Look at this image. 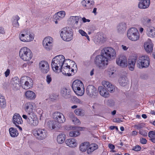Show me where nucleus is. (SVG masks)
<instances>
[{
    "mask_svg": "<svg viewBox=\"0 0 155 155\" xmlns=\"http://www.w3.org/2000/svg\"><path fill=\"white\" fill-rule=\"evenodd\" d=\"M47 126L50 128L54 129L58 127V124L55 120H50L48 121Z\"/></svg>",
    "mask_w": 155,
    "mask_h": 155,
    "instance_id": "38",
    "label": "nucleus"
},
{
    "mask_svg": "<svg viewBox=\"0 0 155 155\" xmlns=\"http://www.w3.org/2000/svg\"><path fill=\"white\" fill-rule=\"evenodd\" d=\"M73 32L67 27L62 28L61 31L60 36L64 41H69L73 38Z\"/></svg>",
    "mask_w": 155,
    "mask_h": 155,
    "instance_id": "8",
    "label": "nucleus"
},
{
    "mask_svg": "<svg viewBox=\"0 0 155 155\" xmlns=\"http://www.w3.org/2000/svg\"><path fill=\"white\" fill-rule=\"evenodd\" d=\"M89 143L88 142H84L81 144L80 147V150L82 152H85L87 150Z\"/></svg>",
    "mask_w": 155,
    "mask_h": 155,
    "instance_id": "40",
    "label": "nucleus"
},
{
    "mask_svg": "<svg viewBox=\"0 0 155 155\" xmlns=\"http://www.w3.org/2000/svg\"><path fill=\"white\" fill-rule=\"evenodd\" d=\"M66 137L65 134L64 133L60 134L57 136V141L59 143L61 144L63 143Z\"/></svg>",
    "mask_w": 155,
    "mask_h": 155,
    "instance_id": "34",
    "label": "nucleus"
},
{
    "mask_svg": "<svg viewBox=\"0 0 155 155\" xmlns=\"http://www.w3.org/2000/svg\"><path fill=\"white\" fill-rule=\"evenodd\" d=\"M13 122L15 125L22 124V120L19 114L15 113L14 114L13 117Z\"/></svg>",
    "mask_w": 155,
    "mask_h": 155,
    "instance_id": "26",
    "label": "nucleus"
},
{
    "mask_svg": "<svg viewBox=\"0 0 155 155\" xmlns=\"http://www.w3.org/2000/svg\"><path fill=\"white\" fill-rule=\"evenodd\" d=\"M97 8H94L93 9V12H92L95 15H96V14H97V12H96V11H97Z\"/></svg>",
    "mask_w": 155,
    "mask_h": 155,
    "instance_id": "63",
    "label": "nucleus"
},
{
    "mask_svg": "<svg viewBox=\"0 0 155 155\" xmlns=\"http://www.w3.org/2000/svg\"><path fill=\"white\" fill-rule=\"evenodd\" d=\"M46 81L48 84H49L52 81V78L50 75H48L46 77Z\"/></svg>",
    "mask_w": 155,
    "mask_h": 155,
    "instance_id": "49",
    "label": "nucleus"
},
{
    "mask_svg": "<svg viewBox=\"0 0 155 155\" xmlns=\"http://www.w3.org/2000/svg\"><path fill=\"white\" fill-rule=\"evenodd\" d=\"M33 105L32 103L29 102L25 104L24 106V110L27 114L26 116L35 114L33 111Z\"/></svg>",
    "mask_w": 155,
    "mask_h": 155,
    "instance_id": "21",
    "label": "nucleus"
},
{
    "mask_svg": "<svg viewBox=\"0 0 155 155\" xmlns=\"http://www.w3.org/2000/svg\"><path fill=\"white\" fill-rule=\"evenodd\" d=\"M97 91L95 87L93 85H91L87 86L86 89L87 95L92 97L97 95Z\"/></svg>",
    "mask_w": 155,
    "mask_h": 155,
    "instance_id": "22",
    "label": "nucleus"
},
{
    "mask_svg": "<svg viewBox=\"0 0 155 155\" xmlns=\"http://www.w3.org/2000/svg\"><path fill=\"white\" fill-rule=\"evenodd\" d=\"M67 64H66V63H64L63 65L60 69V71H61L62 74L66 76H68V74H69V71L70 70V66L69 65H67Z\"/></svg>",
    "mask_w": 155,
    "mask_h": 155,
    "instance_id": "27",
    "label": "nucleus"
},
{
    "mask_svg": "<svg viewBox=\"0 0 155 155\" xmlns=\"http://www.w3.org/2000/svg\"><path fill=\"white\" fill-rule=\"evenodd\" d=\"M32 132L36 138L39 140L44 139L47 136V131L43 129L36 128L33 130Z\"/></svg>",
    "mask_w": 155,
    "mask_h": 155,
    "instance_id": "12",
    "label": "nucleus"
},
{
    "mask_svg": "<svg viewBox=\"0 0 155 155\" xmlns=\"http://www.w3.org/2000/svg\"><path fill=\"white\" fill-rule=\"evenodd\" d=\"M147 142V140L144 138H140V142L142 144H145Z\"/></svg>",
    "mask_w": 155,
    "mask_h": 155,
    "instance_id": "51",
    "label": "nucleus"
},
{
    "mask_svg": "<svg viewBox=\"0 0 155 155\" xmlns=\"http://www.w3.org/2000/svg\"><path fill=\"white\" fill-rule=\"evenodd\" d=\"M19 38L20 40L24 42H28L31 41L34 39V35L33 34H28L26 33L25 34H20Z\"/></svg>",
    "mask_w": 155,
    "mask_h": 155,
    "instance_id": "16",
    "label": "nucleus"
},
{
    "mask_svg": "<svg viewBox=\"0 0 155 155\" xmlns=\"http://www.w3.org/2000/svg\"><path fill=\"white\" fill-rule=\"evenodd\" d=\"M6 105V102L4 97L0 94V107L2 108H4Z\"/></svg>",
    "mask_w": 155,
    "mask_h": 155,
    "instance_id": "39",
    "label": "nucleus"
},
{
    "mask_svg": "<svg viewBox=\"0 0 155 155\" xmlns=\"http://www.w3.org/2000/svg\"><path fill=\"white\" fill-rule=\"evenodd\" d=\"M117 31L118 32L122 33L126 29V25L125 23H121L117 26Z\"/></svg>",
    "mask_w": 155,
    "mask_h": 155,
    "instance_id": "31",
    "label": "nucleus"
},
{
    "mask_svg": "<svg viewBox=\"0 0 155 155\" xmlns=\"http://www.w3.org/2000/svg\"><path fill=\"white\" fill-rule=\"evenodd\" d=\"M148 136L151 138H155V131H150L148 133Z\"/></svg>",
    "mask_w": 155,
    "mask_h": 155,
    "instance_id": "46",
    "label": "nucleus"
},
{
    "mask_svg": "<svg viewBox=\"0 0 155 155\" xmlns=\"http://www.w3.org/2000/svg\"><path fill=\"white\" fill-rule=\"evenodd\" d=\"M144 47L147 53H150L153 50V44L151 40L148 39L147 41L145 43Z\"/></svg>",
    "mask_w": 155,
    "mask_h": 155,
    "instance_id": "25",
    "label": "nucleus"
},
{
    "mask_svg": "<svg viewBox=\"0 0 155 155\" xmlns=\"http://www.w3.org/2000/svg\"><path fill=\"white\" fill-rule=\"evenodd\" d=\"M9 132L10 136L12 137H17L18 133L16 128L13 127H11L9 129Z\"/></svg>",
    "mask_w": 155,
    "mask_h": 155,
    "instance_id": "36",
    "label": "nucleus"
},
{
    "mask_svg": "<svg viewBox=\"0 0 155 155\" xmlns=\"http://www.w3.org/2000/svg\"><path fill=\"white\" fill-rule=\"evenodd\" d=\"M102 84L104 87L99 86L98 88V91L101 96L105 98L108 97L109 96V94L105 87L110 92H113L114 91V86L109 82L105 81H102Z\"/></svg>",
    "mask_w": 155,
    "mask_h": 155,
    "instance_id": "1",
    "label": "nucleus"
},
{
    "mask_svg": "<svg viewBox=\"0 0 155 155\" xmlns=\"http://www.w3.org/2000/svg\"><path fill=\"white\" fill-rule=\"evenodd\" d=\"M79 17L77 16H71L70 20L71 21L74 28L76 29L80 28L82 25V22L81 21H79Z\"/></svg>",
    "mask_w": 155,
    "mask_h": 155,
    "instance_id": "15",
    "label": "nucleus"
},
{
    "mask_svg": "<svg viewBox=\"0 0 155 155\" xmlns=\"http://www.w3.org/2000/svg\"><path fill=\"white\" fill-rule=\"evenodd\" d=\"M42 45L46 50H51L53 46V38L49 36L45 38L43 41Z\"/></svg>",
    "mask_w": 155,
    "mask_h": 155,
    "instance_id": "13",
    "label": "nucleus"
},
{
    "mask_svg": "<svg viewBox=\"0 0 155 155\" xmlns=\"http://www.w3.org/2000/svg\"><path fill=\"white\" fill-rule=\"evenodd\" d=\"M22 117L26 120L27 123L31 127L37 126L39 123L38 118L35 114L28 116L23 114Z\"/></svg>",
    "mask_w": 155,
    "mask_h": 155,
    "instance_id": "6",
    "label": "nucleus"
},
{
    "mask_svg": "<svg viewBox=\"0 0 155 155\" xmlns=\"http://www.w3.org/2000/svg\"><path fill=\"white\" fill-rule=\"evenodd\" d=\"M80 133L78 131L72 130L69 132V135L71 137H74L79 136Z\"/></svg>",
    "mask_w": 155,
    "mask_h": 155,
    "instance_id": "41",
    "label": "nucleus"
},
{
    "mask_svg": "<svg viewBox=\"0 0 155 155\" xmlns=\"http://www.w3.org/2000/svg\"><path fill=\"white\" fill-rule=\"evenodd\" d=\"M5 33V32L4 31V28L1 27H0V33L4 34Z\"/></svg>",
    "mask_w": 155,
    "mask_h": 155,
    "instance_id": "62",
    "label": "nucleus"
},
{
    "mask_svg": "<svg viewBox=\"0 0 155 155\" xmlns=\"http://www.w3.org/2000/svg\"><path fill=\"white\" fill-rule=\"evenodd\" d=\"M39 68L42 72L47 73L49 70V65L48 63L45 61H41L39 64Z\"/></svg>",
    "mask_w": 155,
    "mask_h": 155,
    "instance_id": "20",
    "label": "nucleus"
},
{
    "mask_svg": "<svg viewBox=\"0 0 155 155\" xmlns=\"http://www.w3.org/2000/svg\"><path fill=\"white\" fill-rule=\"evenodd\" d=\"M69 59L65 60L64 56L62 55L57 56L54 58L51 62V67L53 70L56 72L60 71L66 61Z\"/></svg>",
    "mask_w": 155,
    "mask_h": 155,
    "instance_id": "2",
    "label": "nucleus"
},
{
    "mask_svg": "<svg viewBox=\"0 0 155 155\" xmlns=\"http://www.w3.org/2000/svg\"><path fill=\"white\" fill-rule=\"evenodd\" d=\"M65 12L64 11H60L56 13L53 16V21L56 24L58 21L63 18L65 16Z\"/></svg>",
    "mask_w": 155,
    "mask_h": 155,
    "instance_id": "19",
    "label": "nucleus"
},
{
    "mask_svg": "<svg viewBox=\"0 0 155 155\" xmlns=\"http://www.w3.org/2000/svg\"><path fill=\"white\" fill-rule=\"evenodd\" d=\"M72 88L75 93L78 96H81L84 92L83 83L80 80H76L72 83Z\"/></svg>",
    "mask_w": 155,
    "mask_h": 155,
    "instance_id": "4",
    "label": "nucleus"
},
{
    "mask_svg": "<svg viewBox=\"0 0 155 155\" xmlns=\"http://www.w3.org/2000/svg\"><path fill=\"white\" fill-rule=\"evenodd\" d=\"M65 142L67 145L70 147H74L77 145L76 141L74 138L68 139L65 140Z\"/></svg>",
    "mask_w": 155,
    "mask_h": 155,
    "instance_id": "28",
    "label": "nucleus"
},
{
    "mask_svg": "<svg viewBox=\"0 0 155 155\" xmlns=\"http://www.w3.org/2000/svg\"><path fill=\"white\" fill-rule=\"evenodd\" d=\"M142 21L144 25H146L150 22L151 20L147 17H144L142 19Z\"/></svg>",
    "mask_w": 155,
    "mask_h": 155,
    "instance_id": "45",
    "label": "nucleus"
},
{
    "mask_svg": "<svg viewBox=\"0 0 155 155\" xmlns=\"http://www.w3.org/2000/svg\"><path fill=\"white\" fill-rule=\"evenodd\" d=\"M134 127L137 129H139L142 128L143 127V126L141 124H139L138 125H135Z\"/></svg>",
    "mask_w": 155,
    "mask_h": 155,
    "instance_id": "54",
    "label": "nucleus"
},
{
    "mask_svg": "<svg viewBox=\"0 0 155 155\" xmlns=\"http://www.w3.org/2000/svg\"><path fill=\"white\" fill-rule=\"evenodd\" d=\"M137 59V57L135 56L133 58L131 59H129L128 62V64H130L131 65H135Z\"/></svg>",
    "mask_w": 155,
    "mask_h": 155,
    "instance_id": "44",
    "label": "nucleus"
},
{
    "mask_svg": "<svg viewBox=\"0 0 155 155\" xmlns=\"http://www.w3.org/2000/svg\"><path fill=\"white\" fill-rule=\"evenodd\" d=\"M12 25L16 28H18L19 24L18 22L20 19L18 15H15L12 17Z\"/></svg>",
    "mask_w": 155,
    "mask_h": 155,
    "instance_id": "35",
    "label": "nucleus"
},
{
    "mask_svg": "<svg viewBox=\"0 0 155 155\" xmlns=\"http://www.w3.org/2000/svg\"><path fill=\"white\" fill-rule=\"evenodd\" d=\"M127 81L126 80L124 77H121L119 80L120 84L123 86H125L127 84Z\"/></svg>",
    "mask_w": 155,
    "mask_h": 155,
    "instance_id": "43",
    "label": "nucleus"
},
{
    "mask_svg": "<svg viewBox=\"0 0 155 155\" xmlns=\"http://www.w3.org/2000/svg\"><path fill=\"white\" fill-rule=\"evenodd\" d=\"M116 63L119 66L123 68L127 66V60L126 57L124 56H120L116 60Z\"/></svg>",
    "mask_w": 155,
    "mask_h": 155,
    "instance_id": "18",
    "label": "nucleus"
},
{
    "mask_svg": "<svg viewBox=\"0 0 155 155\" xmlns=\"http://www.w3.org/2000/svg\"><path fill=\"white\" fill-rule=\"evenodd\" d=\"M101 52L108 60H110L111 58H114L116 56L115 50L110 47L104 48L101 51Z\"/></svg>",
    "mask_w": 155,
    "mask_h": 155,
    "instance_id": "7",
    "label": "nucleus"
},
{
    "mask_svg": "<svg viewBox=\"0 0 155 155\" xmlns=\"http://www.w3.org/2000/svg\"><path fill=\"white\" fill-rule=\"evenodd\" d=\"M78 32L82 36H85L86 35H87V33L82 30H79Z\"/></svg>",
    "mask_w": 155,
    "mask_h": 155,
    "instance_id": "53",
    "label": "nucleus"
},
{
    "mask_svg": "<svg viewBox=\"0 0 155 155\" xmlns=\"http://www.w3.org/2000/svg\"><path fill=\"white\" fill-rule=\"evenodd\" d=\"M26 97L29 100H33L35 97V93L32 91H28L25 93Z\"/></svg>",
    "mask_w": 155,
    "mask_h": 155,
    "instance_id": "33",
    "label": "nucleus"
},
{
    "mask_svg": "<svg viewBox=\"0 0 155 155\" xmlns=\"http://www.w3.org/2000/svg\"><path fill=\"white\" fill-rule=\"evenodd\" d=\"M53 118L56 123L62 124L64 122L66 119L64 115L61 113L56 111L54 112L53 114Z\"/></svg>",
    "mask_w": 155,
    "mask_h": 155,
    "instance_id": "14",
    "label": "nucleus"
},
{
    "mask_svg": "<svg viewBox=\"0 0 155 155\" xmlns=\"http://www.w3.org/2000/svg\"><path fill=\"white\" fill-rule=\"evenodd\" d=\"M74 113L78 116H83L84 115V111L81 109H76L74 110Z\"/></svg>",
    "mask_w": 155,
    "mask_h": 155,
    "instance_id": "42",
    "label": "nucleus"
},
{
    "mask_svg": "<svg viewBox=\"0 0 155 155\" xmlns=\"http://www.w3.org/2000/svg\"><path fill=\"white\" fill-rule=\"evenodd\" d=\"M69 89L63 87L61 90V94L64 97L67 98L69 95Z\"/></svg>",
    "mask_w": 155,
    "mask_h": 155,
    "instance_id": "37",
    "label": "nucleus"
},
{
    "mask_svg": "<svg viewBox=\"0 0 155 155\" xmlns=\"http://www.w3.org/2000/svg\"><path fill=\"white\" fill-rule=\"evenodd\" d=\"M150 4V0H141L139 2L138 6L139 8L145 9L149 7Z\"/></svg>",
    "mask_w": 155,
    "mask_h": 155,
    "instance_id": "24",
    "label": "nucleus"
},
{
    "mask_svg": "<svg viewBox=\"0 0 155 155\" xmlns=\"http://www.w3.org/2000/svg\"><path fill=\"white\" fill-rule=\"evenodd\" d=\"M114 72V70L113 68H109L108 69L107 73L110 76L112 75Z\"/></svg>",
    "mask_w": 155,
    "mask_h": 155,
    "instance_id": "48",
    "label": "nucleus"
},
{
    "mask_svg": "<svg viewBox=\"0 0 155 155\" xmlns=\"http://www.w3.org/2000/svg\"><path fill=\"white\" fill-rule=\"evenodd\" d=\"M21 83L22 87L25 89H28L33 86L32 80L29 77L24 76L21 79Z\"/></svg>",
    "mask_w": 155,
    "mask_h": 155,
    "instance_id": "11",
    "label": "nucleus"
},
{
    "mask_svg": "<svg viewBox=\"0 0 155 155\" xmlns=\"http://www.w3.org/2000/svg\"><path fill=\"white\" fill-rule=\"evenodd\" d=\"M75 100L79 104L81 103V101L78 98H76L75 99Z\"/></svg>",
    "mask_w": 155,
    "mask_h": 155,
    "instance_id": "64",
    "label": "nucleus"
},
{
    "mask_svg": "<svg viewBox=\"0 0 155 155\" xmlns=\"http://www.w3.org/2000/svg\"><path fill=\"white\" fill-rule=\"evenodd\" d=\"M135 65H131L130 64H128V67L129 69L131 71H133L134 70Z\"/></svg>",
    "mask_w": 155,
    "mask_h": 155,
    "instance_id": "52",
    "label": "nucleus"
},
{
    "mask_svg": "<svg viewBox=\"0 0 155 155\" xmlns=\"http://www.w3.org/2000/svg\"><path fill=\"white\" fill-rule=\"evenodd\" d=\"M141 149V147L139 145H137L135 146L132 149V150L135 151H140Z\"/></svg>",
    "mask_w": 155,
    "mask_h": 155,
    "instance_id": "50",
    "label": "nucleus"
},
{
    "mask_svg": "<svg viewBox=\"0 0 155 155\" xmlns=\"http://www.w3.org/2000/svg\"><path fill=\"white\" fill-rule=\"evenodd\" d=\"M82 19L84 23H85L87 22H89L90 21V20L89 19H86L85 17L82 18Z\"/></svg>",
    "mask_w": 155,
    "mask_h": 155,
    "instance_id": "57",
    "label": "nucleus"
},
{
    "mask_svg": "<svg viewBox=\"0 0 155 155\" xmlns=\"http://www.w3.org/2000/svg\"><path fill=\"white\" fill-rule=\"evenodd\" d=\"M69 117L75 125H79L81 123L79 120L74 116L73 113H70L69 114Z\"/></svg>",
    "mask_w": 155,
    "mask_h": 155,
    "instance_id": "29",
    "label": "nucleus"
},
{
    "mask_svg": "<svg viewBox=\"0 0 155 155\" xmlns=\"http://www.w3.org/2000/svg\"><path fill=\"white\" fill-rule=\"evenodd\" d=\"M101 35H98L97 38V42L98 43H100L102 41V37L101 38Z\"/></svg>",
    "mask_w": 155,
    "mask_h": 155,
    "instance_id": "55",
    "label": "nucleus"
},
{
    "mask_svg": "<svg viewBox=\"0 0 155 155\" xmlns=\"http://www.w3.org/2000/svg\"><path fill=\"white\" fill-rule=\"evenodd\" d=\"M21 85V80L18 77H15L12 78L11 85L14 90H18Z\"/></svg>",
    "mask_w": 155,
    "mask_h": 155,
    "instance_id": "17",
    "label": "nucleus"
},
{
    "mask_svg": "<svg viewBox=\"0 0 155 155\" xmlns=\"http://www.w3.org/2000/svg\"><path fill=\"white\" fill-rule=\"evenodd\" d=\"M108 147L110 149L112 150H113L115 148L113 144L111 143H109L108 144Z\"/></svg>",
    "mask_w": 155,
    "mask_h": 155,
    "instance_id": "59",
    "label": "nucleus"
},
{
    "mask_svg": "<svg viewBox=\"0 0 155 155\" xmlns=\"http://www.w3.org/2000/svg\"><path fill=\"white\" fill-rule=\"evenodd\" d=\"M139 133L141 135L143 136L146 137L147 136V133L146 131L145 130H140L139 131Z\"/></svg>",
    "mask_w": 155,
    "mask_h": 155,
    "instance_id": "47",
    "label": "nucleus"
},
{
    "mask_svg": "<svg viewBox=\"0 0 155 155\" xmlns=\"http://www.w3.org/2000/svg\"><path fill=\"white\" fill-rule=\"evenodd\" d=\"M127 37L130 40L136 41L139 39L140 35L137 29L135 28H131L128 31Z\"/></svg>",
    "mask_w": 155,
    "mask_h": 155,
    "instance_id": "9",
    "label": "nucleus"
},
{
    "mask_svg": "<svg viewBox=\"0 0 155 155\" xmlns=\"http://www.w3.org/2000/svg\"><path fill=\"white\" fill-rule=\"evenodd\" d=\"M97 55L94 60L96 65L100 69H104L108 64V60L101 53Z\"/></svg>",
    "mask_w": 155,
    "mask_h": 155,
    "instance_id": "3",
    "label": "nucleus"
},
{
    "mask_svg": "<svg viewBox=\"0 0 155 155\" xmlns=\"http://www.w3.org/2000/svg\"><path fill=\"white\" fill-rule=\"evenodd\" d=\"M137 132L135 130L133 131L131 134L132 136H135L137 134Z\"/></svg>",
    "mask_w": 155,
    "mask_h": 155,
    "instance_id": "61",
    "label": "nucleus"
},
{
    "mask_svg": "<svg viewBox=\"0 0 155 155\" xmlns=\"http://www.w3.org/2000/svg\"><path fill=\"white\" fill-rule=\"evenodd\" d=\"M74 69H71V70H70L69 74H68V76H70L71 75L74 74Z\"/></svg>",
    "mask_w": 155,
    "mask_h": 155,
    "instance_id": "56",
    "label": "nucleus"
},
{
    "mask_svg": "<svg viewBox=\"0 0 155 155\" xmlns=\"http://www.w3.org/2000/svg\"><path fill=\"white\" fill-rule=\"evenodd\" d=\"M10 70L9 69H7L6 71L5 72V74L6 77H8L10 74Z\"/></svg>",
    "mask_w": 155,
    "mask_h": 155,
    "instance_id": "58",
    "label": "nucleus"
},
{
    "mask_svg": "<svg viewBox=\"0 0 155 155\" xmlns=\"http://www.w3.org/2000/svg\"><path fill=\"white\" fill-rule=\"evenodd\" d=\"M147 34L150 37H155V29L153 27H148L147 28Z\"/></svg>",
    "mask_w": 155,
    "mask_h": 155,
    "instance_id": "32",
    "label": "nucleus"
},
{
    "mask_svg": "<svg viewBox=\"0 0 155 155\" xmlns=\"http://www.w3.org/2000/svg\"><path fill=\"white\" fill-rule=\"evenodd\" d=\"M19 55L22 59L26 61L30 60L33 56L31 51L26 47L22 48L20 49Z\"/></svg>",
    "mask_w": 155,
    "mask_h": 155,
    "instance_id": "5",
    "label": "nucleus"
},
{
    "mask_svg": "<svg viewBox=\"0 0 155 155\" xmlns=\"http://www.w3.org/2000/svg\"><path fill=\"white\" fill-rule=\"evenodd\" d=\"M114 121L115 122L120 123L122 121L119 118H116L114 120Z\"/></svg>",
    "mask_w": 155,
    "mask_h": 155,
    "instance_id": "60",
    "label": "nucleus"
},
{
    "mask_svg": "<svg viewBox=\"0 0 155 155\" xmlns=\"http://www.w3.org/2000/svg\"><path fill=\"white\" fill-rule=\"evenodd\" d=\"M81 3L84 8L87 9L92 8L94 4L93 0H83Z\"/></svg>",
    "mask_w": 155,
    "mask_h": 155,
    "instance_id": "23",
    "label": "nucleus"
},
{
    "mask_svg": "<svg viewBox=\"0 0 155 155\" xmlns=\"http://www.w3.org/2000/svg\"><path fill=\"white\" fill-rule=\"evenodd\" d=\"M150 63L149 58L147 55H144L139 57L137 61V64L139 68H142L148 67Z\"/></svg>",
    "mask_w": 155,
    "mask_h": 155,
    "instance_id": "10",
    "label": "nucleus"
},
{
    "mask_svg": "<svg viewBox=\"0 0 155 155\" xmlns=\"http://www.w3.org/2000/svg\"><path fill=\"white\" fill-rule=\"evenodd\" d=\"M89 148L87 150V153L90 154L98 148V146L96 143H92L88 146Z\"/></svg>",
    "mask_w": 155,
    "mask_h": 155,
    "instance_id": "30",
    "label": "nucleus"
}]
</instances>
